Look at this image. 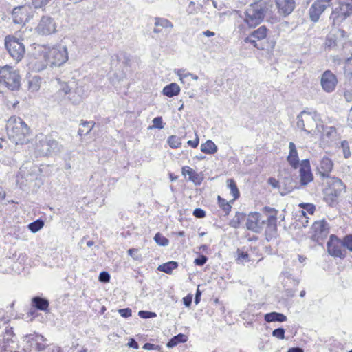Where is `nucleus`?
I'll return each mask as SVG.
<instances>
[{
  "label": "nucleus",
  "instance_id": "obj_1",
  "mask_svg": "<svg viewBox=\"0 0 352 352\" xmlns=\"http://www.w3.org/2000/svg\"><path fill=\"white\" fill-rule=\"evenodd\" d=\"M269 215L259 212H250L247 218L246 228L255 233H261L265 228V232L273 233L276 230V211L274 208L265 207Z\"/></svg>",
  "mask_w": 352,
  "mask_h": 352
},
{
  "label": "nucleus",
  "instance_id": "obj_2",
  "mask_svg": "<svg viewBox=\"0 0 352 352\" xmlns=\"http://www.w3.org/2000/svg\"><path fill=\"white\" fill-rule=\"evenodd\" d=\"M6 131L9 139L16 145L25 144L29 140L30 128L19 117L12 116L8 120Z\"/></svg>",
  "mask_w": 352,
  "mask_h": 352
},
{
  "label": "nucleus",
  "instance_id": "obj_3",
  "mask_svg": "<svg viewBox=\"0 0 352 352\" xmlns=\"http://www.w3.org/2000/svg\"><path fill=\"white\" fill-rule=\"evenodd\" d=\"M297 126L307 134L312 131L316 134L317 131H321L320 123L322 122L320 115L316 111H302L297 116Z\"/></svg>",
  "mask_w": 352,
  "mask_h": 352
},
{
  "label": "nucleus",
  "instance_id": "obj_4",
  "mask_svg": "<svg viewBox=\"0 0 352 352\" xmlns=\"http://www.w3.org/2000/svg\"><path fill=\"white\" fill-rule=\"evenodd\" d=\"M0 83L11 90L18 89L21 85L19 72L9 65L0 68Z\"/></svg>",
  "mask_w": 352,
  "mask_h": 352
},
{
  "label": "nucleus",
  "instance_id": "obj_5",
  "mask_svg": "<svg viewBox=\"0 0 352 352\" xmlns=\"http://www.w3.org/2000/svg\"><path fill=\"white\" fill-rule=\"evenodd\" d=\"M47 65L51 67H59L68 59L67 50L65 46L58 45L49 49L44 55Z\"/></svg>",
  "mask_w": 352,
  "mask_h": 352
},
{
  "label": "nucleus",
  "instance_id": "obj_6",
  "mask_svg": "<svg viewBox=\"0 0 352 352\" xmlns=\"http://www.w3.org/2000/svg\"><path fill=\"white\" fill-rule=\"evenodd\" d=\"M352 14V0H339V6L333 10L330 15L332 25H340L348 16Z\"/></svg>",
  "mask_w": 352,
  "mask_h": 352
},
{
  "label": "nucleus",
  "instance_id": "obj_7",
  "mask_svg": "<svg viewBox=\"0 0 352 352\" xmlns=\"http://www.w3.org/2000/svg\"><path fill=\"white\" fill-rule=\"evenodd\" d=\"M5 46L10 56L16 62L20 61L24 56L25 50L23 43L13 36L5 38Z\"/></svg>",
  "mask_w": 352,
  "mask_h": 352
},
{
  "label": "nucleus",
  "instance_id": "obj_8",
  "mask_svg": "<svg viewBox=\"0 0 352 352\" xmlns=\"http://www.w3.org/2000/svg\"><path fill=\"white\" fill-rule=\"evenodd\" d=\"M261 10V9L254 3L247 8L241 17L248 27L254 28L263 21L265 15Z\"/></svg>",
  "mask_w": 352,
  "mask_h": 352
},
{
  "label": "nucleus",
  "instance_id": "obj_9",
  "mask_svg": "<svg viewBox=\"0 0 352 352\" xmlns=\"http://www.w3.org/2000/svg\"><path fill=\"white\" fill-rule=\"evenodd\" d=\"M58 143L50 136L42 137L36 144V151L39 155L46 156L58 151Z\"/></svg>",
  "mask_w": 352,
  "mask_h": 352
},
{
  "label": "nucleus",
  "instance_id": "obj_10",
  "mask_svg": "<svg viewBox=\"0 0 352 352\" xmlns=\"http://www.w3.org/2000/svg\"><path fill=\"white\" fill-rule=\"evenodd\" d=\"M340 25H333V28L327 36L325 45L327 47H334L340 43H342L347 38L346 32L340 28Z\"/></svg>",
  "mask_w": 352,
  "mask_h": 352
},
{
  "label": "nucleus",
  "instance_id": "obj_11",
  "mask_svg": "<svg viewBox=\"0 0 352 352\" xmlns=\"http://www.w3.org/2000/svg\"><path fill=\"white\" fill-rule=\"evenodd\" d=\"M328 253L334 257L344 258L346 255V252L343 241L339 239L335 235H331L327 244Z\"/></svg>",
  "mask_w": 352,
  "mask_h": 352
},
{
  "label": "nucleus",
  "instance_id": "obj_12",
  "mask_svg": "<svg viewBox=\"0 0 352 352\" xmlns=\"http://www.w3.org/2000/svg\"><path fill=\"white\" fill-rule=\"evenodd\" d=\"M332 0H316L309 9L310 20L318 22L321 14L330 7Z\"/></svg>",
  "mask_w": 352,
  "mask_h": 352
},
{
  "label": "nucleus",
  "instance_id": "obj_13",
  "mask_svg": "<svg viewBox=\"0 0 352 352\" xmlns=\"http://www.w3.org/2000/svg\"><path fill=\"white\" fill-rule=\"evenodd\" d=\"M36 32L41 35H50L56 31V23L54 19L49 16H43L35 28Z\"/></svg>",
  "mask_w": 352,
  "mask_h": 352
},
{
  "label": "nucleus",
  "instance_id": "obj_14",
  "mask_svg": "<svg viewBox=\"0 0 352 352\" xmlns=\"http://www.w3.org/2000/svg\"><path fill=\"white\" fill-rule=\"evenodd\" d=\"M31 8L29 6H21L14 8L12 16L15 24L24 25L31 18Z\"/></svg>",
  "mask_w": 352,
  "mask_h": 352
},
{
  "label": "nucleus",
  "instance_id": "obj_15",
  "mask_svg": "<svg viewBox=\"0 0 352 352\" xmlns=\"http://www.w3.org/2000/svg\"><path fill=\"white\" fill-rule=\"evenodd\" d=\"M320 84L325 92H333L338 84L337 77L331 70H326L321 76Z\"/></svg>",
  "mask_w": 352,
  "mask_h": 352
},
{
  "label": "nucleus",
  "instance_id": "obj_16",
  "mask_svg": "<svg viewBox=\"0 0 352 352\" xmlns=\"http://www.w3.org/2000/svg\"><path fill=\"white\" fill-rule=\"evenodd\" d=\"M312 239L317 242H320L327 236L329 228L325 221H316L312 226Z\"/></svg>",
  "mask_w": 352,
  "mask_h": 352
},
{
  "label": "nucleus",
  "instance_id": "obj_17",
  "mask_svg": "<svg viewBox=\"0 0 352 352\" xmlns=\"http://www.w3.org/2000/svg\"><path fill=\"white\" fill-rule=\"evenodd\" d=\"M299 173L301 186H307L313 181L314 176L311 170L309 160H304L301 162Z\"/></svg>",
  "mask_w": 352,
  "mask_h": 352
},
{
  "label": "nucleus",
  "instance_id": "obj_18",
  "mask_svg": "<svg viewBox=\"0 0 352 352\" xmlns=\"http://www.w3.org/2000/svg\"><path fill=\"white\" fill-rule=\"evenodd\" d=\"M268 31V29L265 25H262L258 29L254 30L244 39V41L245 43H250L252 44L254 47L258 48L256 41L265 38L267 36Z\"/></svg>",
  "mask_w": 352,
  "mask_h": 352
},
{
  "label": "nucleus",
  "instance_id": "obj_19",
  "mask_svg": "<svg viewBox=\"0 0 352 352\" xmlns=\"http://www.w3.org/2000/svg\"><path fill=\"white\" fill-rule=\"evenodd\" d=\"M278 12L286 16L289 15L296 7L295 0H274Z\"/></svg>",
  "mask_w": 352,
  "mask_h": 352
},
{
  "label": "nucleus",
  "instance_id": "obj_20",
  "mask_svg": "<svg viewBox=\"0 0 352 352\" xmlns=\"http://www.w3.org/2000/svg\"><path fill=\"white\" fill-rule=\"evenodd\" d=\"M333 163L328 157H323L317 164V170L320 175L322 177H328L332 170Z\"/></svg>",
  "mask_w": 352,
  "mask_h": 352
},
{
  "label": "nucleus",
  "instance_id": "obj_21",
  "mask_svg": "<svg viewBox=\"0 0 352 352\" xmlns=\"http://www.w3.org/2000/svg\"><path fill=\"white\" fill-rule=\"evenodd\" d=\"M327 183L329 186L327 189L339 196H340L345 190V186L341 179L338 177L330 178Z\"/></svg>",
  "mask_w": 352,
  "mask_h": 352
},
{
  "label": "nucleus",
  "instance_id": "obj_22",
  "mask_svg": "<svg viewBox=\"0 0 352 352\" xmlns=\"http://www.w3.org/2000/svg\"><path fill=\"white\" fill-rule=\"evenodd\" d=\"M289 153L287 156V160L291 166L296 168L299 165V158L295 144L292 142H289Z\"/></svg>",
  "mask_w": 352,
  "mask_h": 352
},
{
  "label": "nucleus",
  "instance_id": "obj_23",
  "mask_svg": "<svg viewBox=\"0 0 352 352\" xmlns=\"http://www.w3.org/2000/svg\"><path fill=\"white\" fill-rule=\"evenodd\" d=\"M182 175H188V180L192 182L196 185H199L201 182V178L199 174L190 167L186 166L182 168Z\"/></svg>",
  "mask_w": 352,
  "mask_h": 352
},
{
  "label": "nucleus",
  "instance_id": "obj_24",
  "mask_svg": "<svg viewBox=\"0 0 352 352\" xmlns=\"http://www.w3.org/2000/svg\"><path fill=\"white\" fill-rule=\"evenodd\" d=\"M255 6H258V8L261 9V12L266 14H270L272 13V10L274 8L273 1L272 0H259L257 2L254 3Z\"/></svg>",
  "mask_w": 352,
  "mask_h": 352
},
{
  "label": "nucleus",
  "instance_id": "obj_25",
  "mask_svg": "<svg viewBox=\"0 0 352 352\" xmlns=\"http://www.w3.org/2000/svg\"><path fill=\"white\" fill-rule=\"evenodd\" d=\"M287 316L283 314L272 311L267 313L264 316V320L267 322H283L287 320Z\"/></svg>",
  "mask_w": 352,
  "mask_h": 352
},
{
  "label": "nucleus",
  "instance_id": "obj_26",
  "mask_svg": "<svg viewBox=\"0 0 352 352\" xmlns=\"http://www.w3.org/2000/svg\"><path fill=\"white\" fill-rule=\"evenodd\" d=\"M180 92L179 86L175 82H171L166 85L162 90V94L167 97L177 96Z\"/></svg>",
  "mask_w": 352,
  "mask_h": 352
},
{
  "label": "nucleus",
  "instance_id": "obj_27",
  "mask_svg": "<svg viewBox=\"0 0 352 352\" xmlns=\"http://www.w3.org/2000/svg\"><path fill=\"white\" fill-rule=\"evenodd\" d=\"M344 74L346 85H352V56L348 58L344 62Z\"/></svg>",
  "mask_w": 352,
  "mask_h": 352
},
{
  "label": "nucleus",
  "instance_id": "obj_28",
  "mask_svg": "<svg viewBox=\"0 0 352 352\" xmlns=\"http://www.w3.org/2000/svg\"><path fill=\"white\" fill-rule=\"evenodd\" d=\"M320 130L321 131H317V133H320L322 138L326 141L331 140L336 133L335 127L324 126L322 122L320 123Z\"/></svg>",
  "mask_w": 352,
  "mask_h": 352
},
{
  "label": "nucleus",
  "instance_id": "obj_29",
  "mask_svg": "<svg viewBox=\"0 0 352 352\" xmlns=\"http://www.w3.org/2000/svg\"><path fill=\"white\" fill-rule=\"evenodd\" d=\"M177 76L179 78V80L182 83L189 85L190 79L193 80H198V76L195 74H193L190 72H187L184 69H178L176 72Z\"/></svg>",
  "mask_w": 352,
  "mask_h": 352
},
{
  "label": "nucleus",
  "instance_id": "obj_30",
  "mask_svg": "<svg viewBox=\"0 0 352 352\" xmlns=\"http://www.w3.org/2000/svg\"><path fill=\"white\" fill-rule=\"evenodd\" d=\"M32 303L37 309L45 311L49 307V302L46 298L35 296L32 299Z\"/></svg>",
  "mask_w": 352,
  "mask_h": 352
},
{
  "label": "nucleus",
  "instance_id": "obj_31",
  "mask_svg": "<svg viewBox=\"0 0 352 352\" xmlns=\"http://www.w3.org/2000/svg\"><path fill=\"white\" fill-rule=\"evenodd\" d=\"M201 152L212 155L217 151V146L212 140H207L205 143L201 145Z\"/></svg>",
  "mask_w": 352,
  "mask_h": 352
},
{
  "label": "nucleus",
  "instance_id": "obj_32",
  "mask_svg": "<svg viewBox=\"0 0 352 352\" xmlns=\"http://www.w3.org/2000/svg\"><path fill=\"white\" fill-rule=\"evenodd\" d=\"M178 267V263L176 261H171L167 263L160 265L157 270L166 274H170L173 270Z\"/></svg>",
  "mask_w": 352,
  "mask_h": 352
},
{
  "label": "nucleus",
  "instance_id": "obj_33",
  "mask_svg": "<svg viewBox=\"0 0 352 352\" xmlns=\"http://www.w3.org/2000/svg\"><path fill=\"white\" fill-rule=\"evenodd\" d=\"M226 184L228 188L230 190V194L233 196V199L231 201V202H234L240 196V192L237 188L236 184L232 179H227Z\"/></svg>",
  "mask_w": 352,
  "mask_h": 352
},
{
  "label": "nucleus",
  "instance_id": "obj_34",
  "mask_svg": "<svg viewBox=\"0 0 352 352\" xmlns=\"http://www.w3.org/2000/svg\"><path fill=\"white\" fill-rule=\"evenodd\" d=\"M94 126V124L91 122L83 121L81 123V127L78 131V135L80 136L88 135Z\"/></svg>",
  "mask_w": 352,
  "mask_h": 352
},
{
  "label": "nucleus",
  "instance_id": "obj_35",
  "mask_svg": "<svg viewBox=\"0 0 352 352\" xmlns=\"http://www.w3.org/2000/svg\"><path fill=\"white\" fill-rule=\"evenodd\" d=\"M186 336L182 333H179L178 335L173 337L166 344L167 347L173 348L177 346L179 343H182L186 342Z\"/></svg>",
  "mask_w": 352,
  "mask_h": 352
},
{
  "label": "nucleus",
  "instance_id": "obj_36",
  "mask_svg": "<svg viewBox=\"0 0 352 352\" xmlns=\"http://www.w3.org/2000/svg\"><path fill=\"white\" fill-rule=\"evenodd\" d=\"M245 219V214L244 213L237 212L230 221V226L234 228H238L241 225V222L244 221Z\"/></svg>",
  "mask_w": 352,
  "mask_h": 352
},
{
  "label": "nucleus",
  "instance_id": "obj_37",
  "mask_svg": "<svg viewBox=\"0 0 352 352\" xmlns=\"http://www.w3.org/2000/svg\"><path fill=\"white\" fill-rule=\"evenodd\" d=\"M340 196L338 195L330 192L329 190L326 189L324 199L329 206H334L336 204L337 199Z\"/></svg>",
  "mask_w": 352,
  "mask_h": 352
},
{
  "label": "nucleus",
  "instance_id": "obj_38",
  "mask_svg": "<svg viewBox=\"0 0 352 352\" xmlns=\"http://www.w3.org/2000/svg\"><path fill=\"white\" fill-rule=\"evenodd\" d=\"M217 199L219 207L226 212V214L228 215L232 208V206L230 204L231 201L228 202L225 199L221 198L220 196H218Z\"/></svg>",
  "mask_w": 352,
  "mask_h": 352
},
{
  "label": "nucleus",
  "instance_id": "obj_39",
  "mask_svg": "<svg viewBox=\"0 0 352 352\" xmlns=\"http://www.w3.org/2000/svg\"><path fill=\"white\" fill-rule=\"evenodd\" d=\"M44 226V221L41 219H37L36 221L30 223L28 225V228L30 230L33 232L36 233L38 230H40Z\"/></svg>",
  "mask_w": 352,
  "mask_h": 352
},
{
  "label": "nucleus",
  "instance_id": "obj_40",
  "mask_svg": "<svg viewBox=\"0 0 352 352\" xmlns=\"http://www.w3.org/2000/svg\"><path fill=\"white\" fill-rule=\"evenodd\" d=\"M155 25L164 28H172L173 27V23L170 21L164 18H155Z\"/></svg>",
  "mask_w": 352,
  "mask_h": 352
},
{
  "label": "nucleus",
  "instance_id": "obj_41",
  "mask_svg": "<svg viewBox=\"0 0 352 352\" xmlns=\"http://www.w3.org/2000/svg\"><path fill=\"white\" fill-rule=\"evenodd\" d=\"M153 239L155 243L160 246H167L169 243L168 239L160 232L155 234Z\"/></svg>",
  "mask_w": 352,
  "mask_h": 352
},
{
  "label": "nucleus",
  "instance_id": "obj_42",
  "mask_svg": "<svg viewBox=\"0 0 352 352\" xmlns=\"http://www.w3.org/2000/svg\"><path fill=\"white\" fill-rule=\"evenodd\" d=\"M300 207L302 209V213L304 216H305L306 212L309 214H313L315 212L316 207L312 204H300Z\"/></svg>",
  "mask_w": 352,
  "mask_h": 352
},
{
  "label": "nucleus",
  "instance_id": "obj_43",
  "mask_svg": "<svg viewBox=\"0 0 352 352\" xmlns=\"http://www.w3.org/2000/svg\"><path fill=\"white\" fill-rule=\"evenodd\" d=\"M168 143L172 148H177L182 144L180 138L176 135L170 136L168 139Z\"/></svg>",
  "mask_w": 352,
  "mask_h": 352
},
{
  "label": "nucleus",
  "instance_id": "obj_44",
  "mask_svg": "<svg viewBox=\"0 0 352 352\" xmlns=\"http://www.w3.org/2000/svg\"><path fill=\"white\" fill-rule=\"evenodd\" d=\"M340 149L342 150L343 155L345 158H348L351 155L349 145L347 141H342L340 144Z\"/></svg>",
  "mask_w": 352,
  "mask_h": 352
},
{
  "label": "nucleus",
  "instance_id": "obj_45",
  "mask_svg": "<svg viewBox=\"0 0 352 352\" xmlns=\"http://www.w3.org/2000/svg\"><path fill=\"white\" fill-rule=\"evenodd\" d=\"M285 330L283 327H279L273 330L272 335L273 337H275L280 340H283L285 338Z\"/></svg>",
  "mask_w": 352,
  "mask_h": 352
},
{
  "label": "nucleus",
  "instance_id": "obj_46",
  "mask_svg": "<svg viewBox=\"0 0 352 352\" xmlns=\"http://www.w3.org/2000/svg\"><path fill=\"white\" fill-rule=\"evenodd\" d=\"M342 241L344 248L352 252V234L346 235Z\"/></svg>",
  "mask_w": 352,
  "mask_h": 352
},
{
  "label": "nucleus",
  "instance_id": "obj_47",
  "mask_svg": "<svg viewBox=\"0 0 352 352\" xmlns=\"http://www.w3.org/2000/svg\"><path fill=\"white\" fill-rule=\"evenodd\" d=\"M248 258V254L247 252H244L240 249L236 251V260L239 262H243Z\"/></svg>",
  "mask_w": 352,
  "mask_h": 352
},
{
  "label": "nucleus",
  "instance_id": "obj_48",
  "mask_svg": "<svg viewBox=\"0 0 352 352\" xmlns=\"http://www.w3.org/2000/svg\"><path fill=\"white\" fill-rule=\"evenodd\" d=\"M39 81V78H34L29 83L30 89H31L32 91L38 90L40 87Z\"/></svg>",
  "mask_w": 352,
  "mask_h": 352
},
{
  "label": "nucleus",
  "instance_id": "obj_49",
  "mask_svg": "<svg viewBox=\"0 0 352 352\" xmlns=\"http://www.w3.org/2000/svg\"><path fill=\"white\" fill-rule=\"evenodd\" d=\"M138 315L142 318H152L157 316V314L155 312L148 311H140L138 312Z\"/></svg>",
  "mask_w": 352,
  "mask_h": 352
},
{
  "label": "nucleus",
  "instance_id": "obj_50",
  "mask_svg": "<svg viewBox=\"0 0 352 352\" xmlns=\"http://www.w3.org/2000/svg\"><path fill=\"white\" fill-rule=\"evenodd\" d=\"M70 92V89L67 85H64L61 89H60L56 93L57 97H65L67 94Z\"/></svg>",
  "mask_w": 352,
  "mask_h": 352
},
{
  "label": "nucleus",
  "instance_id": "obj_51",
  "mask_svg": "<svg viewBox=\"0 0 352 352\" xmlns=\"http://www.w3.org/2000/svg\"><path fill=\"white\" fill-rule=\"evenodd\" d=\"M51 0H32V5L35 8H41L48 4Z\"/></svg>",
  "mask_w": 352,
  "mask_h": 352
},
{
  "label": "nucleus",
  "instance_id": "obj_52",
  "mask_svg": "<svg viewBox=\"0 0 352 352\" xmlns=\"http://www.w3.org/2000/svg\"><path fill=\"white\" fill-rule=\"evenodd\" d=\"M152 122L153 124V127L159 129H162L164 128L163 120L162 117H155L153 118Z\"/></svg>",
  "mask_w": 352,
  "mask_h": 352
},
{
  "label": "nucleus",
  "instance_id": "obj_53",
  "mask_svg": "<svg viewBox=\"0 0 352 352\" xmlns=\"http://www.w3.org/2000/svg\"><path fill=\"white\" fill-rule=\"evenodd\" d=\"M208 261L207 256L205 255H199L197 258H196L194 261V263L196 265L203 266Z\"/></svg>",
  "mask_w": 352,
  "mask_h": 352
},
{
  "label": "nucleus",
  "instance_id": "obj_54",
  "mask_svg": "<svg viewBox=\"0 0 352 352\" xmlns=\"http://www.w3.org/2000/svg\"><path fill=\"white\" fill-rule=\"evenodd\" d=\"M111 278L110 274L107 272H102L99 274L98 280L102 283H108Z\"/></svg>",
  "mask_w": 352,
  "mask_h": 352
},
{
  "label": "nucleus",
  "instance_id": "obj_55",
  "mask_svg": "<svg viewBox=\"0 0 352 352\" xmlns=\"http://www.w3.org/2000/svg\"><path fill=\"white\" fill-rule=\"evenodd\" d=\"M349 88H346L344 93V97L348 102L352 101V85H349Z\"/></svg>",
  "mask_w": 352,
  "mask_h": 352
},
{
  "label": "nucleus",
  "instance_id": "obj_56",
  "mask_svg": "<svg viewBox=\"0 0 352 352\" xmlns=\"http://www.w3.org/2000/svg\"><path fill=\"white\" fill-rule=\"evenodd\" d=\"M118 312L121 316L125 318L131 316L132 314V311L129 308L120 309L118 310Z\"/></svg>",
  "mask_w": 352,
  "mask_h": 352
},
{
  "label": "nucleus",
  "instance_id": "obj_57",
  "mask_svg": "<svg viewBox=\"0 0 352 352\" xmlns=\"http://www.w3.org/2000/svg\"><path fill=\"white\" fill-rule=\"evenodd\" d=\"M193 215L197 218H204L206 217V212L201 208H195L193 211Z\"/></svg>",
  "mask_w": 352,
  "mask_h": 352
},
{
  "label": "nucleus",
  "instance_id": "obj_58",
  "mask_svg": "<svg viewBox=\"0 0 352 352\" xmlns=\"http://www.w3.org/2000/svg\"><path fill=\"white\" fill-rule=\"evenodd\" d=\"M138 249L131 248L128 250V254L130 255L134 260H139L140 258V256L138 255Z\"/></svg>",
  "mask_w": 352,
  "mask_h": 352
},
{
  "label": "nucleus",
  "instance_id": "obj_59",
  "mask_svg": "<svg viewBox=\"0 0 352 352\" xmlns=\"http://www.w3.org/2000/svg\"><path fill=\"white\" fill-rule=\"evenodd\" d=\"M199 142V138H198L197 135H196L195 139L193 140H188L187 142V144L188 146H192V148H196V147H197Z\"/></svg>",
  "mask_w": 352,
  "mask_h": 352
},
{
  "label": "nucleus",
  "instance_id": "obj_60",
  "mask_svg": "<svg viewBox=\"0 0 352 352\" xmlns=\"http://www.w3.org/2000/svg\"><path fill=\"white\" fill-rule=\"evenodd\" d=\"M268 184L274 188L279 187V182L273 177L269 178Z\"/></svg>",
  "mask_w": 352,
  "mask_h": 352
},
{
  "label": "nucleus",
  "instance_id": "obj_61",
  "mask_svg": "<svg viewBox=\"0 0 352 352\" xmlns=\"http://www.w3.org/2000/svg\"><path fill=\"white\" fill-rule=\"evenodd\" d=\"M128 346L131 348L138 349L139 348V345L135 339L131 338L128 342Z\"/></svg>",
  "mask_w": 352,
  "mask_h": 352
},
{
  "label": "nucleus",
  "instance_id": "obj_62",
  "mask_svg": "<svg viewBox=\"0 0 352 352\" xmlns=\"http://www.w3.org/2000/svg\"><path fill=\"white\" fill-rule=\"evenodd\" d=\"M183 302L186 307H189L191 305L192 298H191V297H188V296L184 297L183 298Z\"/></svg>",
  "mask_w": 352,
  "mask_h": 352
},
{
  "label": "nucleus",
  "instance_id": "obj_63",
  "mask_svg": "<svg viewBox=\"0 0 352 352\" xmlns=\"http://www.w3.org/2000/svg\"><path fill=\"white\" fill-rule=\"evenodd\" d=\"M201 295V291L197 289V292L195 294V302L196 304H198L200 302Z\"/></svg>",
  "mask_w": 352,
  "mask_h": 352
},
{
  "label": "nucleus",
  "instance_id": "obj_64",
  "mask_svg": "<svg viewBox=\"0 0 352 352\" xmlns=\"http://www.w3.org/2000/svg\"><path fill=\"white\" fill-rule=\"evenodd\" d=\"M287 352H304V350L300 347L296 346L289 349Z\"/></svg>",
  "mask_w": 352,
  "mask_h": 352
}]
</instances>
